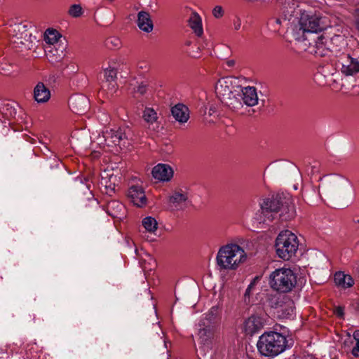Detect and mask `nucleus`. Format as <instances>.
<instances>
[{
  "label": "nucleus",
  "instance_id": "obj_1",
  "mask_svg": "<svg viewBox=\"0 0 359 359\" xmlns=\"http://www.w3.org/2000/svg\"><path fill=\"white\" fill-rule=\"evenodd\" d=\"M295 215L293 200L290 196L277 194L265 198L260 204V210L256 215L259 223L269 224L278 217L288 220Z\"/></svg>",
  "mask_w": 359,
  "mask_h": 359
},
{
  "label": "nucleus",
  "instance_id": "obj_2",
  "mask_svg": "<svg viewBox=\"0 0 359 359\" xmlns=\"http://www.w3.org/2000/svg\"><path fill=\"white\" fill-rule=\"evenodd\" d=\"M239 88L238 79L230 76L221 78L215 86L217 97L233 110H238L243 107L242 102L237 97L240 93Z\"/></svg>",
  "mask_w": 359,
  "mask_h": 359
},
{
  "label": "nucleus",
  "instance_id": "obj_3",
  "mask_svg": "<svg viewBox=\"0 0 359 359\" xmlns=\"http://www.w3.org/2000/svg\"><path fill=\"white\" fill-rule=\"evenodd\" d=\"M216 259L221 269L234 270L245 261L246 253L238 245L229 243L219 248Z\"/></svg>",
  "mask_w": 359,
  "mask_h": 359
},
{
  "label": "nucleus",
  "instance_id": "obj_4",
  "mask_svg": "<svg viewBox=\"0 0 359 359\" xmlns=\"http://www.w3.org/2000/svg\"><path fill=\"white\" fill-rule=\"evenodd\" d=\"M344 45V39L341 36H335L331 39L323 36H316L306 41L307 51L317 57H324L333 53L337 56L340 48L337 45Z\"/></svg>",
  "mask_w": 359,
  "mask_h": 359
},
{
  "label": "nucleus",
  "instance_id": "obj_5",
  "mask_svg": "<svg viewBox=\"0 0 359 359\" xmlns=\"http://www.w3.org/2000/svg\"><path fill=\"white\" fill-rule=\"evenodd\" d=\"M286 346L285 337L276 332H264L257 341L258 351L266 357L278 355L285 351Z\"/></svg>",
  "mask_w": 359,
  "mask_h": 359
},
{
  "label": "nucleus",
  "instance_id": "obj_6",
  "mask_svg": "<svg viewBox=\"0 0 359 359\" xmlns=\"http://www.w3.org/2000/svg\"><path fill=\"white\" fill-rule=\"evenodd\" d=\"M320 20V19L315 15L302 13L295 27L296 39L303 41L306 46V41L316 36L317 32L322 29Z\"/></svg>",
  "mask_w": 359,
  "mask_h": 359
},
{
  "label": "nucleus",
  "instance_id": "obj_7",
  "mask_svg": "<svg viewBox=\"0 0 359 359\" xmlns=\"http://www.w3.org/2000/svg\"><path fill=\"white\" fill-rule=\"evenodd\" d=\"M297 283V277L289 268H280L273 271L269 276V284L273 290L285 293L291 291Z\"/></svg>",
  "mask_w": 359,
  "mask_h": 359
},
{
  "label": "nucleus",
  "instance_id": "obj_8",
  "mask_svg": "<svg viewBox=\"0 0 359 359\" xmlns=\"http://www.w3.org/2000/svg\"><path fill=\"white\" fill-rule=\"evenodd\" d=\"M298 245L297 236L286 230L278 234L275 246L278 256L285 260H289L296 253Z\"/></svg>",
  "mask_w": 359,
  "mask_h": 359
},
{
  "label": "nucleus",
  "instance_id": "obj_9",
  "mask_svg": "<svg viewBox=\"0 0 359 359\" xmlns=\"http://www.w3.org/2000/svg\"><path fill=\"white\" fill-rule=\"evenodd\" d=\"M336 57V67L344 76H354L359 73V52H339Z\"/></svg>",
  "mask_w": 359,
  "mask_h": 359
},
{
  "label": "nucleus",
  "instance_id": "obj_10",
  "mask_svg": "<svg viewBox=\"0 0 359 359\" xmlns=\"http://www.w3.org/2000/svg\"><path fill=\"white\" fill-rule=\"evenodd\" d=\"M11 42L15 48L31 49L36 41V36L28 29V25L19 23L13 27Z\"/></svg>",
  "mask_w": 359,
  "mask_h": 359
},
{
  "label": "nucleus",
  "instance_id": "obj_11",
  "mask_svg": "<svg viewBox=\"0 0 359 359\" xmlns=\"http://www.w3.org/2000/svg\"><path fill=\"white\" fill-rule=\"evenodd\" d=\"M100 143L104 144L107 147L120 146L125 144L128 139V133L126 130L121 128L116 129L105 128L99 137Z\"/></svg>",
  "mask_w": 359,
  "mask_h": 359
},
{
  "label": "nucleus",
  "instance_id": "obj_12",
  "mask_svg": "<svg viewBox=\"0 0 359 359\" xmlns=\"http://www.w3.org/2000/svg\"><path fill=\"white\" fill-rule=\"evenodd\" d=\"M271 307L276 309V313L281 318H287L293 316L294 304L293 301L285 295H275L271 299Z\"/></svg>",
  "mask_w": 359,
  "mask_h": 359
},
{
  "label": "nucleus",
  "instance_id": "obj_13",
  "mask_svg": "<svg viewBox=\"0 0 359 359\" xmlns=\"http://www.w3.org/2000/svg\"><path fill=\"white\" fill-rule=\"evenodd\" d=\"M265 318L258 314H252L243 323V330L247 334L252 335L260 331L265 325Z\"/></svg>",
  "mask_w": 359,
  "mask_h": 359
},
{
  "label": "nucleus",
  "instance_id": "obj_14",
  "mask_svg": "<svg viewBox=\"0 0 359 359\" xmlns=\"http://www.w3.org/2000/svg\"><path fill=\"white\" fill-rule=\"evenodd\" d=\"M71 110L78 114H85L90 107L89 100L83 95L72 96L69 100Z\"/></svg>",
  "mask_w": 359,
  "mask_h": 359
},
{
  "label": "nucleus",
  "instance_id": "obj_15",
  "mask_svg": "<svg viewBox=\"0 0 359 359\" xmlns=\"http://www.w3.org/2000/svg\"><path fill=\"white\" fill-rule=\"evenodd\" d=\"M128 196L131 202L139 208L147 204V198L143 188L138 185L131 186L128 191Z\"/></svg>",
  "mask_w": 359,
  "mask_h": 359
},
{
  "label": "nucleus",
  "instance_id": "obj_16",
  "mask_svg": "<svg viewBox=\"0 0 359 359\" xmlns=\"http://www.w3.org/2000/svg\"><path fill=\"white\" fill-rule=\"evenodd\" d=\"M240 93L238 95L243 100L242 104H245L248 107H253L258 103V96L256 88L255 87L246 86L239 88Z\"/></svg>",
  "mask_w": 359,
  "mask_h": 359
},
{
  "label": "nucleus",
  "instance_id": "obj_17",
  "mask_svg": "<svg viewBox=\"0 0 359 359\" xmlns=\"http://www.w3.org/2000/svg\"><path fill=\"white\" fill-rule=\"evenodd\" d=\"M187 200V194L182 189L173 191L168 198L170 207L176 210H182Z\"/></svg>",
  "mask_w": 359,
  "mask_h": 359
},
{
  "label": "nucleus",
  "instance_id": "obj_18",
  "mask_svg": "<svg viewBox=\"0 0 359 359\" xmlns=\"http://www.w3.org/2000/svg\"><path fill=\"white\" fill-rule=\"evenodd\" d=\"M104 80L103 87H107L108 90L114 92L116 89V80L117 78V70L115 67H109L103 69Z\"/></svg>",
  "mask_w": 359,
  "mask_h": 359
},
{
  "label": "nucleus",
  "instance_id": "obj_19",
  "mask_svg": "<svg viewBox=\"0 0 359 359\" xmlns=\"http://www.w3.org/2000/svg\"><path fill=\"white\" fill-rule=\"evenodd\" d=\"M137 25L138 28L146 33H150L154 29V24L148 12L141 11L137 13Z\"/></svg>",
  "mask_w": 359,
  "mask_h": 359
},
{
  "label": "nucleus",
  "instance_id": "obj_20",
  "mask_svg": "<svg viewBox=\"0 0 359 359\" xmlns=\"http://www.w3.org/2000/svg\"><path fill=\"white\" fill-rule=\"evenodd\" d=\"M172 175V168L165 164H158L152 169L153 177L160 181H169Z\"/></svg>",
  "mask_w": 359,
  "mask_h": 359
},
{
  "label": "nucleus",
  "instance_id": "obj_21",
  "mask_svg": "<svg viewBox=\"0 0 359 359\" xmlns=\"http://www.w3.org/2000/svg\"><path fill=\"white\" fill-rule=\"evenodd\" d=\"M118 182V179L116 175L104 171L101 177L100 184L104 188L107 194H111L115 191Z\"/></svg>",
  "mask_w": 359,
  "mask_h": 359
},
{
  "label": "nucleus",
  "instance_id": "obj_22",
  "mask_svg": "<svg viewBox=\"0 0 359 359\" xmlns=\"http://www.w3.org/2000/svg\"><path fill=\"white\" fill-rule=\"evenodd\" d=\"M60 37V34L55 29H48L44 33V41L47 45L44 48L46 53H52L53 52L52 46L56 45Z\"/></svg>",
  "mask_w": 359,
  "mask_h": 359
},
{
  "label": "nucleus",
  "instance_id": "obj_23",
  "mask_svg": "<svg viewBox=\"0 0 359 359\" xmlns=\"http://www.w3.org/2000/svg\"><path fill=\"white\" fill-rule=\"evenodd\" d=\"M172 116L182 123L187 122L189 118V111L187 107L182 104H177L171 109Z\"/></svg>",
  "mask_w": 359,
  "mask_h": 359
},
{
  "label": "nucleus",
  "instance_id": "obj_24",
  "mask_svg": "<svg viewBox=\"0 0 359 359\" xmlns=\"http://www.w3.org/2000/svg\"><path fill=\"white\" fill-rule=\"evenodd\" d=\"M34 97L38 103H44L49 100L50 92L43 83L39 82L34 87Z\"/></svg>",
  "mask_w": 359,
  "mask_h": 359
},
{
  "label": "nucleus",
  "instance_id": "obj_25",
  "mask_svg": "<svg viewBox=\"0 0 359 359\" xmlns=\"http://www.w3.org/2000/svg\"><path fill=\"white\" fill-rule=\"evenodd\" d=\"M334 280L336 285L343 289L352 287L354 284L353 278L342 271H338L334 274Z\"/></svg>",
  "mask_w": 359,
  "mask_h": 359
},
{
  "label": "nucleus",
  "instance_id": "obj_26",
  "mask_svg": "<svg viewBox=\"0 0 359 359\" xmlns=\"http://www.w3.org/2000/svg\"><path fill=\"white\" fill-rule=\"evenodd\" d=\"M124 206L123 205L116 201H111L107 205V213L114 218L121 219L123 215Z\"/></svg>",
  "mask_w": 359,
  "mask_h": 359
},
{
  "label": "nucleus",
  "instance_id": "obj_27",
  "mask_svg": "<svg viewBox=\"0 0 359 359\" xmlns=\"http://www.w3.org/2000/svg\"><path fill=\"white\" fill-rule=\"evenodd\" d=\"M189 25L193 32L198 36H202L203 29L202 27V20L200 15L196 13H193L189 19Z\"/></svg>",
  "mask_w": 359,
  "mask_h": 359
},
{
  "label": "nucleus",
  "instance_id": "obj_28",
  "mask_svg": "<svg viewBox=\"0 0 359 359\" xmlns=\"http://www.w3.org/2000/svg\"><path fill=\"white\" fill-rule=\"evenodd\" d=\"M142 226L149 233H155L158 229V222L155 218L150 216L143 219Z\"/></svg>",
  "mask_w": 359,
  "mask_h": 359
},
{
  "label": "nucleus",
  "instance_id": "obj_29",
  "mask_svg": "<svg viewBox=\"0 0 359 359\" xmlns=\"http://www.w3.org/2000/svg\"><path fill=\"white\" fill-rule=\"evenodd\" d=\"M143 118L149 125H151L156 122L158 116L152 108H146L143 111Z\"/></svg>",
  "mask_w": 359,
  "mask_h": 359
},
{
  "label": "nucleus",
  "instance_id": "obj_30",
  "mask_svg": "<svg viewBox=\"0 0 359 359\" xmlns=\"http://www.w3.org/2000/svg\"><path fill=\"white\" fill-rule=\"evenodd\" d=\"M351 344L353 345L351 353L355 357H359V330L353 332Z\"/></svg>",
  "mask_w": 359,
  "mask_h": 359
},
{
  "label": "nucleus",
  "instance_id": "obj_31",
  "mask_svg": "<svg viewBox=\"0 0 359 359\" xmlns=\"http://www.w3.org/2000/svg\"><path fill=\"white\" fill-rule=\"evenodd\" d=\"M201 342L205 345L209 344L211 339L212 334L207 328L201 329L198 332Z\"/></svg>",
  "mask_w": 359,
  "mask_h": 359
},
{
  "label": "nucleus",
  "instance_id": "obj_32",
  "mask_svg": "<svg viewBox=\"0 0 359 359\" xmlns=\"http://www.w3.org/2000/svg\"><path fill=\"white\" fill-rule=\"evenodd\" d=\"M68 13L73 18H79L83 15V11L80 4H73L69 7Z\"/></svg>",
  "mask_w": 359,
  "mask_h": 359
},
{
  "label": "nucleus",
  "instance_id": "obj_33",
  "mask_svg": "<svg viewBox=\"0 0 359 359\" xmlns=\"http://www.w3.org/2000/svg\"><path fill=\"white\" fill-rule=\"evenodd\" d=\"M212 15L216 18H220L224 15V10L221 6H216L212 9Z\"/></svg>",
  "mask_w": 359,
  "mask_h": 359
},
{
  "label": "nucleus",
  "instance_id": "obj_34",
  "mask_svg": "<svg viewBox=\"0 0 359 359\" xmlns=\"http://www.w3.org/2000/svg\"><path fill=\"white\" fill-rule=\"evenodd\" d=\"M241 20L240 18L236 17L233 20V27L234 30L238 31L241 27Z\"/></svg>",
  "mask_w": 359,
  "mask_h": 359
},
{
  "label": "nucleus",
  "instance_id": "obj_35",
  "mask_svg": "<svg viewBox=\"0 0 359 359\" xmlns=\"http://www.w3.org/2000/svg\"><path fill=\"white\" fill-rule=\"evenodd\" d=\"M146 90L147 86L141 83L137 87L135 92L140 93V95H144L146 93Z\"/></svg>",
  "mask_w": 359,
  "mask_h": 359
},
{
  "label": "nucleus",
  "instance_id": "obj_36",
  "mask_svg": "<svg viewBox=\"0 0 359 359\" xmlns=\"http://www.w3.org/2000/svg\"><path fill=\"white\" fill-rule=\"evenodd\" d=\"M255 286V282H251L245 290V296H250V292Z\"/></svg>",
  "mask_w": 359,
  "mask_h": 359
},
{
  "label": "nucleus",
  "instance_id": "obj_37",
  "mask_svg": "<svg viewBox=\"0 0 359 359\" xmlns=\"http://www.w3.org/2000/svg\"><path fill=\"white\" fill-rule=\"evenodd\" d=\"M335 313L339 317H342L344 316V309L341 307H337L335 310Z\"/></svg>",
  "mask_w": 359,
  "mask_h": 359
},
{
  "label": "nucleus",
  "instance_id": "obj_38",
  "mask_svg": "<svg viewBox=\"0 0 359 359\" xmlns=\"http://www.w3.org/2000/svg\"><path fill=\"white\" fill-rule=\"evenodd\" d=\"M111 43H114V45L115 46V47H118L119 45H120V41L118 39H111Z\"/></svg>",
  "mask_w": 359,
  "mask_h": 359
},
{
  "label": "nucleus",
  "instance_id": "obj_39",
  "mask_svg": "<svg viewBox=\"0 0 359 359\" xmlns=\"http://www.w3.org/2000/svg\"><path fill=\"white\" fill-rule=\"evenodd\" d=\"M226 65L229 67H232L235 65V61L233 60H229L226 62Z\"/></svg>",
  "mask_w": 359,
  "mask_h": 359
},
{
  "label": "nucleus",
  "instance_id": "obj_40",
  "mask_svg": "<svg viewBox=\"0 0 359 359\" xmlns=\"http://www.w3.org/2000/svg\"><path fill=\"white\" fill-rule=\"evenodd\" d=\"M272 22H276L277 25H280L281 23V20L279 18L273 19Z\"/></svg>",
  "mask_w": 359,
  "mask_h": 359
},
{
  "label": "nucleus",
  "instance_id": "obj_41",
  "mask_svg": "<svg viewBox=\"0 0 359 359\" xmlns=\"http://www.w3.org/2000/svg\"><path fill=\"white\" fill-rule=\"evenodd\" d=\"M259 280V277L256 276L252 282H255V285H256L257 282Z\"/></svg>",
  "mask_w": 359,
  "mask_h": 359
},
{
  "label": "nucleus",
  "instance_id": "obj_42",
  "mask_svg": "<svg viewBox=\"0 0 359 359\" xmlns=\"http://www.w3.org/2000/svg\"><path fill=\"white\" fill-rule=\"evenodd\" d=\"M259 280V277L256 276L252 282H255V285H256L257 282Z\"/></svg>",
  "mask_w": 359,
  "mask_h": 359
},
{
  "label": "nucleus",
  "instance_id": "obj_43",
  "mask_svg": "<svg viewBox=\"0 0 359 359\" xmlns=\"http://www.w3.org/2000/svg\"><path fill=\"white\" fill-rule=\"evenodd\" d=\"M355 270L359 273V266L355 269Z\"/></svg>",
  "mask_w": 359,
  "mask_h": 359
},
{
  "label": "nucleus",
  "instance_id": "obj_44",
  "mask_svg": "<svg viewBox=\"0 0 359 359\" xmlns=\"http://www.w3.org/2000/svg\"><path fill=\"white\" fill-rule=\"evenodd\" d=\"M344 346H348L346 341H344Z\"/></svg>",
  "mask_w": 359,
  "mask_h": 359
},
{
  "label": "nucleus",
  "instance_id": "obj_45",
  "mask_svg": "<svg viewBox=\"0 0 359 359\" xmlns=\"http://www.w3.org/2000/svg\"><path fill=\"white\" fill-rule=\"evenodd\" d=\"M124 129L126 130V132H127V131H129V129H127V130H126V128H124Z\"/></svg>",
  "mask_w": 359,
  "mask_h": 359
},
{
  "label": "nucleus",
  "instance_id": "obj_46",
  "mask_svg": "<svg viewBox=\"0 0 359 359\" xmlns=\"http://www.w3.org/2000/svg\"><path fill=\"white\" fill-rule=\"evenodd\" d=\"M1 1V0H0V2Z\"/></svg>",
  "mask_w": 359,
  "mask_h": 359
}]
</instances>
